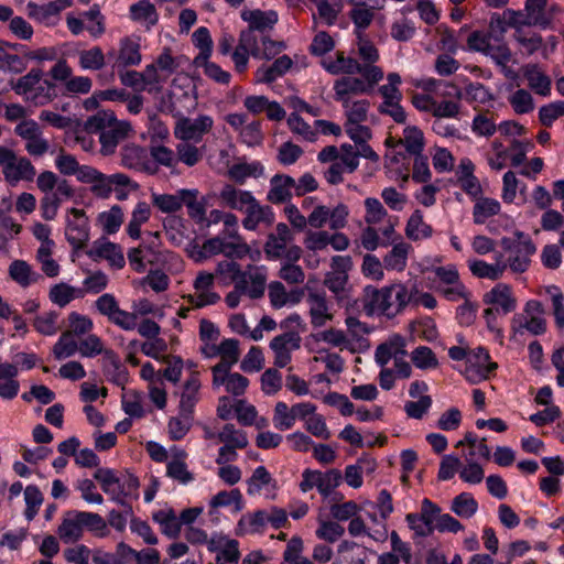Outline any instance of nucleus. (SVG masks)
Returning <instances> with one entry per match:
<instances>
[{"label":"nucleus","instance_id":"obj_1","mask_svg":"<svg viewBox=\"0 0 564 564\" xmlns=\"http://www.w3.org/2000/svg\"><path fill=\"white\" fill-rule=\"evenodd\" d=\"M364 206V220L367 226L361 231V246L368 251L390 246L395 240L398 217L389 215L383 204L376 197H367Z\"/></svg>","mask_w":564,"mask_h":564},{"label":"nucleus","instance_id":"obj_2","mask_svg":"<svg viewBox=\"0 0 564 564\" xmlns=\"http://www.w3.org/2000/svg\"><path fill=\"white\" fill-rule=\"evenodd\" d=\"M86 129L90 132L100 131V153L106 156L113 154L119 143L124 141L132 131L128 121H118L115 112L110 110H100L89 117Z\"/></svg>","mask_w":564,"mask_h":564},{"label":"nucleus","instance_id":"obj_3","mask_svg":"<svg viewBox=\"0 0 564 564\" xmlns=\"http://www.w3.org/2000/svg\"><path fill=\"white\" fill-rule=\"evenodd\" d=\"M94 478L111 501L128 508L127 512H132L130 500L138 499L140 487L139 479L134 475L130 473L117 474L111 468H98Z\"/></svg>","mask_w":564,"mask_h":564},{"label":"nucleus","instance_id":"obj_4","mask_svg":"<svg viewBox=\"0 0 564 564\" xmlns=\"http://www.w3.org/2000/svg\"><path fill=\"white\" fill-rule=\"evenodd\" d=\"M367 292L369 300L365 304V308L368 313L388 317L400 314L412 302L413 297V292L401 282L381 289H367Z\"/></svg>","mask_w":564,"mask_h":564},{"label":"nucleus","instance_id":"obj_5","mask_svg":"<svg viewBox=\"0 0 564 564\" xmlns=\"http://www.w3.org/2000/svg\"><path fill=\"white\" fill-rule=\"evenodd\" d=\"M85 529L100 538L108 533L107 522L100 514L72 510L64 513L57 535L64 543H75L83 538Z\"/></svg>","mask_w":564,"mask_h":564},{"label":"nucleus","instance_id":"obj_6","mask_svg":"<svg viewBox=\"0 0 564 564\" xmlns=\"http://www.w3.org/2000/svg\"><path fill=\"white\" fill-rule=\"evenodd\" d=\"M11 88L24 101L36 107L45 106L56 97L55 85L43 78L41 68H31L28 74L11 82Z\"/></svg>","mask_w":564,"mask_h":564},{"label":"nucleus","instance_id":"obj_7","mask_svg":"<svg viewBox=\"0 0 564 564\" xmlns=\"http://www.w3.org/2000/svg\"><path fill=\"white\" fill-rule=\"evenodd\" d=\"M470 51L490 57L499 67H505L512 59V53L503 39L487 30L473 31L467 37Z\"/></svg>","mask_w":564,"mask_h":564},{"label":"nucleus","instance_id":"obj_8","mask_svg":"<svg viewBox=\"0 0 564 564\" xmlns=\"http://www.w3.org/2000/svg\"><path fill=\"white\" fill-rule=\"evenodd\" d=\"M514 237H503L500 243L508 253L507 267L514 273H523L529 269L536 248L532 239L522 231H517Z\"/></svg>","mask_w":564,"mask_h":564},{"label":"nucleus","instance_id":"obj_9","mask_svg":"<svg viewBox=\"0 0 564 564\" xmlns=\"http://www.w3.org/2000/svg\"><path fill=\"white\" fill-rule=\"evenodd\" d=\"M0 167L4 181L15 186L18 183L31 182L36 175V170L30 159L18 155L12 149L0 145Z\"/></svg>","mask_w":564,"mask_h":564},{"label":"nucleus","instance_id":"obj_10","mask_svg":"<svg viewBox=\"0 0 564 564\" xmlns=\"http://www.w3.org/2000/svg\"><path fill=\"white\" fill-rule=\"evenodd\" d=\"M79 355L84 358H94L104 355L105 359L109 361L116 377L113 381L117 384H123L127 381V370L121 365L119 357L111 349H106L102 339L96 334H88L85 338L79 340Z\"/></svg>","mask_w":564,"mask_h":564},{"label":"nucleus","instance_id":"obj_11","mask_svg":"<svg viewBox=\"0 0 564 564\" xmlns=\"http://www.w3.org/2000/svg\"><path fill=\"white\" fill-rule=\"evenodd\" d=\"M79 182L89 184L90 192L102 199L110 197L113 185H131V178L123 173L106 175L93 166L80 172Z\"/></svg>","mask_w":564,"mask_h":564},{"label":"nucleus","instance_id":"obj_12","mask_svg":"<svg viewBox=\"0 0 564 564\" xmlns=\"http://www.w3.org/2000/svg\"><path fill=\"white\" fill-rule=\"evenodd\" d=\"M341 479L343 476L338 469L327 471L305 469L302 473L300 489L307 492L316 488L324 498H327L340 485Z\"/></svg>","mask_w":564,"mask_h":564},{"label":"nucleus","instance_id":"obj_13","mask_svg":"<svg viewBox=\"0 0 564 564\" xmlns=\"http://www.w3.org/2000/svg\"><path fill=\"white\" fill-rule=\"evenodd\" d=\"M213 127L214 119L208 115H199L196 118L181 117L174 127V135L180 141L198 143Z\"/></svg>","mask_w":564,"mask_h":564},{"label":"nucleus","instance_id":"obj_14","mask_svg":"<svg viewBox=\"0 0 564 564\" xmlns=\"http://www.w3.org/2000/svg\"><path fill=\"white\" fill-rule=\"evenodd\" d=\"M14 133L24 141L25 151L31 156H43L50 149L48 140L43 137L39 123L33 119L20 121Z\"/></svg>","mask_w":564,"mask_h":564},{"label":"nucleus","instance_id":"obj_15","mask_svg":"<svg viewBox=\"0 0 564 564\" xmlns=\"http://www.w3.org/2000/svg\"><path fill=\"white\" fill-rule=\"evenodd\" d=\"M496 368L497 364L490 362L488 350L477 347L468 352L464 375L469 382L477 383L486 380Z\"/></svg>","mask_w":564,"mask_h":564},{"label":"nucleus","instance_id":"obj_16","mask_svg":"<svg viewBox=\"0 0 564 564\" xmlns=\"http://www.w3.org/2000/svg\"><path fill=\"white\" fill-rule=\"evenodd\" d=\"M215 284V275L206 271H199L193 282L194 294L186 296L188 303L196 307H205L216 304L220 296L213 291Z\"/></svg>","mask_w":564,"mask_h":564},{"label":"nucleus","instance_id":"obj_17","mask_svg":"<svg viewBox=\"0 0 564 564\" xmlns=\"http://www.w3.org/2000/svg\"><path fill=\"white\" fill-rule=\"evenodd\" d=\"M65 235L74 249H82L89 240V221L83 209L68 210Z\"/></svg>","mask_w":564,"mask_h":564},{"label":"nucleus","instance_id":"obj_18","mask_svg":"<svg viewBox=\"0 0 564 564\" xmlns=\"http://www.w3.org/2000/svg\"><path fill=\"white\" fill-rule=\"evenodd\" d=\"M208 551L216 554V564H239V542L225 534L214 533L208 543Z\"/></svg>","mask_w":564,"mask_h":564},{"label":"nucleus","instance_id":"obj_19","mask_svg":"<svg viewBox=\"0 0 564 564\" xmlns=\"http://www.w3.org/2000/svg\"><path fill=\"white\" fill-rule=\"evenodd\" d=\"M301 347V337L295 332H288L275 336L270 348L274 355V366L278 368L286 367L292 359V351Z\"/></svg>","mask_w":564,"mask_h":564},{"label":"nucleus","instance_id":"obj_20","mask_svg":"<svg viewBox=\"0 0 564 564\" xmlns=\"http://www.w3.org/2000/svg\"><path fill=\"white\" fill-rule=\"evenodd\" d=\"M187 457L188 454L185 449L172 446L170 448V459L166 463V476L184 486L195 480L194 474L188 469Z\"/></svg>","mask_w":564,"mask_h":564},{"label":"nucleus","instance_id":"obj_21","mask_svg":"<svg viewBox=\"0 0 564 564\" xmlns=\"http://www.w3.org/2000/svg\"><path fill=\"white\" fill-rule=\"evenodd\" d=\"M294 239V235L290 227L284 223H279L275 230L270 232L264 243V253L268 259L276 260L282 258L285 248Z\"/></svg>","mask_w":564,"mask_h":564},{"label":"nucleus","instance_id":"obj_22","mask_svg":"<svg viewBox=\"0 0 564 564\" xmlns=\"http://www.w3.org/2000/svg\"><path fill=\"white\" fill-rule=\"evenodd\" d=\"M88 256L93 260L104 259L116 269L123 268L126 263L121 247L107 239L96 240L88 251Z\"/></svg>","mask_w":564,"mask_h":564},{"label":"nucleus","instance_id":"obj_23","mask_svg":"<svg viewBox=\"0 0 564 564\" xmlns=\"http://www.w3.org/2000/svg\"><path fill=\"white\" fill-rule=\"evenodd\" d=\"M218 197L225 207L241 213L257 199L250 191L238 188L232 184H225Z\"/></svg>","mask_w":564,"mask_h":564},{"label":"nucleus","instance_id":"obj_24","mask_svg":"<svg viewBox=\"0 0 564 564\" xmlns=\"http://www.w3.org/2000/svg\"><path fill=\"white\" fill-rule=\"evenodd\" d=\"M334 99L340 104L354 99V96L368 93V86L364 79L354 76H343L335 80Z\"/></svg>","mask_w":564,"mask_h":564},{"label":"nucleus","instance_id":"obj_25","mask_svg":"<svg viewBox=\"0 0 564 564\" xmlns=\"http://www.w3.org/2000/svg\"><path fill=\"white\" fill-rule=\"evenodd\" d=\"M274 58L272 64L262 65L257 69V83L271 84L290 72L294 65V59L286 54Z\"/></svg>","mask_w":564,"mask_h":564},{"label":"nucleus","instance_id":"obj_26","mask_svg":"<svg viewBox=\"0 0 564 564\" xmlns=\"http://www.w3.org/2000/svg\"><path fill=\"white\" fill-rule=\"evenodd\" d=\"M295 180L286 174H275L270 180V189L267 199L272 204L289 202L294 194Z\"/></svg>","mask_w":564,"mask_h":564},{"label":"nucleus","instance_id":"obj_27","mask_svg":"<svg viewBox=\"0 0 564 564\" xmlns=\"http://www.w3.org/2000/svg\"><path fill=\"white\" fill-rule=\"evenodd\" d=\"M242 226L245 229L254 231L260 225L270 226L274 223V213L268 205H261L256 199L245 212Z\"/></svg>","mask_w":564,"mask_h":564},{"label":"nucleus","instance_id":"obj_28","mask_svg":"<svg viewBox=\"0 0 564 564\" xmlns=\"http://www.w3.org/2000/svg\"><path fill=\"white\" fill-rule=\"evenodd\" d=\"M484 303L497 306L505 314L517 308V299L513 296L511 286L506 283H498L487 292L484 295Z\"/></svg>","mask_w":564,"mask_h":564},{"label":"nucleus","instance_id":"obj_29","mask_svg":"<svg viewBox=\"0 0 564 564\" xmlns=\"http://www.w3.org/2000/svg\"><path fill=\"white\" fill-rule=\"evenodd\" d=\"M523 77L531 90L542 97H549L552 89V80L539 65L527 64L522 67Z\"/></svg>","mask_w":564,"mask_h":564},{"label":"nucleus","instance_id":"obj_30","mask_svg":"<svg viewBox=\"0 0 564 564\" xmlns=\"http://www.w3.org/2000/svg\"><path fill=\"white\" fill-rule=\"evenodd\" d=\"M242 19L249 23V28L246 31H251L254 37H260L265 35V31L274 26L278 22V14L272 10H253L242 13Z\"/></svg>","mask_w":564,"mask_h":564},{"label":"nucleus","instance_id":"obj_31","mask_svg":"<svg viewBox=\"0 0 564 564\" xmlns=\"http://www.w3.org/2000/svg\"><path fill=\"white\" fill-rule=\"evenodd\" d=\"M10 279L22 289H26L42 280V275L25 260H13L8 269Z\"/></svg>","mask_w":564,"mask_h":564},{"label":"nucleus","instance_id":"obj_32","mask_svg":"<svg viewBox=\"0 0 564 564\" xmlns=\"http://www.w3.org/2000/svg\"><path fill=\"white\" fill-rule=\"evenodd\" d=\"M256 37L251 31H242L239 35V42L231 54L235 68L238 73H243L249 63V56L253 57Z\"/></svg>","mask_w":564,"mask_h":564},{"label":"nucleus","instance_id":"obj_33","mask_svg":"<svg viewBox=\"0 0 564 564\" xmlns=\"http://www.w3.org/2000/svg\"><path fill=\"white\" fill-rule=\"evenodd\" d=\"M200 388L202 383L199 379V373L194 370L187 377L182 387L178 409H181L182 411L194 413L195 405L199 401Z\"/></svg>","mask_w":564,"mask_h":564},{"label":"nucleus","instance_id":"obj_34","mask_svg":"<svg viewBox=\"0 0 564 564\" xmlns=\"http://www.w3.org/2000/svg\"><path fill=\"white\" fill-rule=\"evenodd\" d=\"M311 323L314 327H323L332 321L333 314L324 293H310L307 296Z\"/></svg>","mask_w":564,"mask_h":564},{"label":"nucleus","instance_id":"obj_35","mask_svg":"<svg viewBox=\"0 0 564 564\" xmlns=\"http://www.w3.org/2000/svg\"><path fill=\"white\" fill-rule=\"evenodd\" d=\"M220 386H225L228 393L239 397L246 392L249 380L241 373L230 372V370L226 372H213V387L219 388Z\"/></svg>","mask_w":564,"mask_h":564},{"label":"nucleus","instance_id":"obj_36","mask_svg":"<svg viewBox=\"0 0 564 564\" xmlns=\"http://www.w3.org/2000/svg\"><path fill=\"white\" fill-rule=\"evenodd\" d=\"M129 17L132 21L150 30L159 22V13L150 0H139L129 8Z\"/></svg>","mask_w":564,"mask_h":564},{"label":"nucleus","instance_id":"obj_37","mask_svg":"<svg viewBox=\"0 0 564 564\" xmlns=\"http://www.w3.org/2000/svg\"><path fill=\"white\" fill-rule=\"evenodd\" d=\"M502 256L495 263H487L484 260L474 259L468 261V268L471 274L478 279H488L491 281L502 278L507 263L501 261Z\"/></svg>","mask_w":564,"mask_h":564},{"label":"nucleus","instance_id":"obj_38","mask_svg":"<svg viewBox=\"0 0 564 564\" xmlns=\"http://www.w3.org/2000/svg\"><path fill=\"white\" fill-rule=\"evenodd\" d=\"M142 61L140 44L131 37L120 40L119 52L115 63V67L138 66Z\"/></svg>","mask_w":564,"mask_h":564},{"label":"nucleus","instance_id":"obj_39","mask_svg":"<svg viewBox=\"0 0 564 564\" xmlns=\"http://www.w3.org/2000/svg\"><path fill=\"white\" fill-rule=\"evenodd\" d=\"M239 341L234 338L224 339L219 344L220 361L212 368V372H226L239 360Z\"/></svg>","mask_w":564,"mask_h":564},{"label":"nucleus","instance_id":"obj_40","mask_svg":"<svg viewBox=\"0 0 564 564\" xmlns=\"http://www.w3.org/2000/svg\"><path fill=\"white\" fill-rule=\"evenodd\" d=\"M404 234L411 241L429 239L433 236V228L424 221L423 213L415 209L405 224Z\"/></svg>","mask_w":564,"mask_h":564},{"label":"nucleus","instance_id":"obj_41","mask_svg":"<svg viewBox=\"0 0 564 564\" xmlns=\"http://www.w3.org/2000/svg\"><path fill=\"white\" fill-rule=\"evenodd\" d=\"M17 376V366L8 362L0 364V398L11 400L18 395L20 384Z\"/></svg>","mask_w":564,"mask_h":564},{"label":"nucleus","instance_id":"obj_42","mask_svg":"<svg viewBox=\"0 0 564 564\" xmlns=\"http://www.w3.org/2000/svg\"><path fill=\"white\" fill-rule=\"evenodd\" d=\"M392 249L383 257L384 268L392 271L402 272L408 264V257L412 247L410 243L395 240L391 243Z\"/></svg>","mask_w":564,"mask_h":564},{"label":"nucleus","instance_id":"obj_43","mask_svg":"<svg viewBox=\"0 0 564 564\" xmlns=\"http://www.w3.org/2000/svg\"><path fill=\"white\" fill-rule=\"evenodd\" d=\"M184 194L183 205L187 208L188 216L196 223H203L206 220L207 199L205 197H198L199 192L196 188H182Z\"/></svg>","mask_w":564,"mask_h":564},{"label":"nucleus","instance_id":"obj_44","mask_svg":"<svg viewBox=\"0 0 564 564\" xmlns=\"http://www.w3.org/2000/svg\"><path fill=\"white\" fill-rule=\"evenodd\" d=\"M84 296L85 291L83 289L75 288L65 282L54 284L48 291L50 301L59 307H65L72 301Z\"/></svg>","mask_w":564,"mask_h":564},{"label":"nucleus","instance_id":"obj_45","mask_svg":"<svg viewBox=\"0 0 564 564\" xmlns=\"http://www.w3.org/2000/svg\"><path fill=\"white\" fill-rule=\"evenodd\" d=\"M511 330L514 336L523 335L524 330L535 336L542 335L546 332V321L543 316L516 315L511 322Z\"/></svg>","mask_w":564,"mask_h":564},{"label":"nucleus","instance_id":"obj_46","mask_svg":"<svg viewBox=\"0 0 564 564\" xmlns=\"http://www.w3.org/2000/svg\"><path fill=\"white\" fill-rule=\"evenodd\" d=\"M264 174V166L260 161L239 162L228 170L229 177L238 184H243L247 178H259Z\"/></svg>","mask_w":564,"mask_h":564},{"label":"nucleus","instance_id":"obj_47","mask_svg":"<svg viewBox=\"0 0 564 564\" xmlns=\"http://www.w3.org/2000/svg\"><path fill=\"white\" fill-rule=\"evenodd\" d=\"M265 528V510H257L254 512L246 513L239 519L236 528V534L248 535L262 533Z\"/></svg>","mask_w":564,"mask_h":564},{"label":"nucleus","instance_id":"obj_48","mask_svg":"<svg viewBox=\"0 0 564 564\" xmlns=\"http://www.w3.org/2000/svg\"><path fill=\"white\" fill-rule=\"evenodd\" d=\"M547 0H525L524 11L528 26H538L542 30L550 29V20L545 15Z\"/></svg>","mask_w":564,"mask_h":564},{"label":"nucleus","instance_id":"obj_49","mask_svg":"<svg viewBox=\"0 0 564 564\" xmlns=\"http://www.w3.org/2000/svg\"><path fill=\"white\" fill-rule=\"evenodd\" d=\"M501 210L500 203L491 197L478 196L475 198L473 207V220L477 225H482L489 219L498 215Z\"/></svg>","mask_w":564,"mask_h":564},{"label":"nucleus","instance_id":"obj_50","mask_svg":"<svg viewBox=\"0 0 564 564\" xmlns=\"http://www.w3.org/2000/svg\"><path fill=\"white\" fill-rule=\"evenodd\" d=\"M322 65L332 75H352L360 70V63L352 57L345 56L344 52H337L335 59H325Z\"/></svg>","mask_w":564,"mask_h":564},{"label":"nucleus","instance_id":"obj_51","mask_svg":"<svg viewBox=\"0 0 564 564\" xmlns=\"http://www.w3.org/2000/svg\"><path fill=\"white\" fill-rule=\"evenodd\" d=\"M286 48L283 41H275L267 35L256 37L253 57L258 59H272Z\"/></svg>","mask_w":564,"mask_h":564},{"label":"nucleus","instance_id":"obj_52","mask_svg":"<svg viewBox=\"0 0 564 564\" xmlns=\"http://www.w3.org/2000/svg\"><path fill=\"white\" fill-rule=\"evenodd\" d=\"M28 15L47 26L55 25L58 22L59 14L58 9L55 4L46 3V4H36L34 2H29L26 6Z\"/></svg>","mask_w":564,"mask_h":564},{"label":"nucleus","instance_id":"obj_53","mask_svg":"<svg viewBox=\"0 0 564 564\" xmlns=\"http://www.w3.org/2000/svg\"><path fill=\"white\" fill-rule=\"evenodd\" d=\"M194 413L182 411L178 409V414L172 416L167 423V433L171 440L180 441L185 437V435L189 432L193 421Z\"/></svg>","mask_w":564,"mask_h":564},{"label":"nucleus","instance_id":"obj_54","mask_svg":"<svg viewBox=\"0 0 564 564\" xmlns=\"http://www.w3.org/2000/svg\"><path fill=\"white\" fill-rule=\"evenodd\" d=\"M55 242H45L36 250L35 259L42 272L48 278H56L61 272V265L53 259Z\"/></svg>","mask_w":564,"mask_h":564},{"label":"nucleus","instance_id":"obj_55","mask_svg":"<svg viewBox=\"0 0 564 564\" xmlns=\"http://www.w3.org/2000/svg\"><path fill=\"white\" fill-rule=\"evenodd\" d=\"M152 210L147 202H139L131 213V218L127 226V234L132 239H139L141 236V227L151 217Z\"/></svg>","mask_w":564,"mask_h":564},{"label":"nucleus","instance_id":"obj_56","mask_svg":"<svg viewBox=\"0 0 564 564\" xmlns=\"http://www.w3.org/2000/svg\"><path fill=\"white\" fill-rule=\"evenodd\" d=\"M249 254L252 260H256V257L251 254V248L240 234H229V236L224 237V256L243 259Z\"/></svg>","mask_w":564,"mask_h":564},{"label":"nucleus","instance_id":"obj_57","mask_svg":"<svg viewBox=\"0 0 564 564\" xmlns=\"http://www.w3.org/2000/svg\"><path fill=\"white\" fill-rule=\"evenodd\" d=\"M268 488H275V480L264 466H258L247 480V492L257 496Z\"/></svg>","mask_w":564,"mask_h":564},{"label":"nucleus","instance_id":"obj_58","mask_svg":"<svg viewBox=\"0 0 564 564\" xmlns=\"http://www.w3.org/2000/svg\"><path fill=\"white\" fill-rule=\"evenodd\" d=\"M217 440L223 446H231L235 448H246L249 444L245 431L237 429L234 424L227 423L217 433Z\"/></svg>","mask_w":564,"mask_h":564},{"label":"nucleus","instance_id":"obj_59","mask_svg":"<svg viewBox=\"0 0 564 564\" xmlns=\"http://www.w3.org/2000/svg\"><path fill=\"white\" fill-rule=\"evenodd\" d=\"M152 204L164 214L178 212L183 207L184 194L178 189L175 194L152 193Z\"/></svg>","mask_w":564,"mask_h":564},{"label":"nucleus","instance_id":"obj_60","mask_svg":"<svg viewBox=\"0 0 564 564\" xmlns=\"http://www.w3.org/2000/svg\"><path fill=\"white\" fill-rule=\"evenodd\" d=\"M153 520L160 524L163 534L176 538L181 531L180 520L173 509H162L153 513Z\"/></svg>","mask_w":564,"mask_h":564},{"label":"nucleus","instance_id":"obj_61","mask_svg":"<svg viewBox=\"0 0 564 564\" xmlns=\"http://www.w3.org/2000/svg\"><path fill=\"white\" fill-rule=\"evenodd\" d=\"M177 164L181 162L188 167L198 164L204 158V148H198L188 141H181L176 144Z\"/></svg>","mask_w":564,"mask_h":564},{"label":"nucleus","instance_id":"obj_62","mask_svg":"<svg viewBox=\"0 0 564 564\" xmlns=\"http://www.w3.org/2000/svg\"><path fill=\"white\" fill-rule=\"evenodd\" d=\"M93 329L94 322L89 316L75 311L67 315V329L64 330L65 333H68L75 338H80L88 335Z\"/></svg>","mask_w":564,"mask_h":564},{"label":"nucleus","instance_id":"obj_63","mask_svg":"<svg viewBox=\"0 0 564 564\" xmlns=\"http://www.w3.org/2000/svg\"><path fill=\"white\" fill-rule=\"evenodd\" d=\"M351 3L354 8L350 10L349 17L355 25V34H365V30L369 28L373 20L375 12L367 8L366 3L361 2V0Z\"/></svg>","mask_w":564,"mask_h":564},{"label":"nucleus","instance_id":"obj_64","mask_svg":"<svg viewBox=\"0 0 564 564\" xmlns=\"http://www.w3.org/2000/svg\"><path fill=\"white\" fill-rule=\"evenodd\" d=\"M79 354V341L68 333L63 332L52 348L56 360H64Z\"/></svg>","mask_w":564,"mask_h":564}]
</instances>
